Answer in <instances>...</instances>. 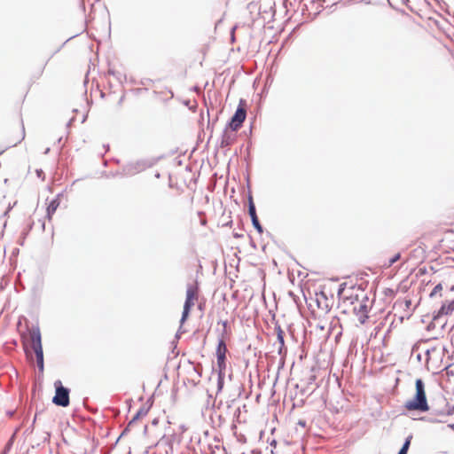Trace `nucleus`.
I'll return each mask as SVG.
<instances>
[{
	"mask_svg": "<svg viewBox=\"0 0 454 454\" xmlns=\"http://www.w3.org/2000/svg\"><path fill=\"white\" fill-rule=\"evenodd\" d=\"M41 173H42V170L37 171V175H38V176H40Z\"/></svg>",
	"mask_w": 454,
	"mask_h": 454,
	"instance_id": "obj_23",
	"label": "nucleus"
},
{
	"mask_svg": "<svg viewBox=\"0 0 454 454\" xmlns=\"http://www.w3.org/2000/svg\"><path fill=\"white\" fill-rule=\"evenodd\" d=\"M251 221H252L253 226L256 229V231L259 233H262L263 232V229H262V226L261 225L260 222H259V219H258L257 215H254L253 217H251Z\"/></svg>",
	"mask_w": 454,
	"mask_h": 454,
	"instance_id": "obj_16",
	"label": "nucleus"
},
{
	"mask_svg": "<svg viewBox=\"0 0 454 454\" xmlns=\"http://www.w3.org/2000/svg\"><path fill=\"white\" fill-rule=\"evenodd\" d=\"M153 165V161L149 160H137L136 161L127 163L123 167L122 172L125 176H134L147 169L148 168H151Z\"/></svg>",
	"mask_w": 454,
	"mask_h": 454,
	"instance_id": "obj_5",
	"label": "nucleus"
},
{
	"mask_svg": "<svg viewBox=\"0 0 454 454\" xmlns=\"http://www.w3.org/2000/svg\"><path fill=\"white\" fill-rule=\"evenodd\" d=\"M416 393L411 400L405 403L404 407L408 411H427V404L425 384L421 379H417L415 382Z\"/></svg>",
	"mask_w": 454,
	"mask_h": 454,
	"instance_id": "obj_1",
	"label": "nucleus"
},
{
	"mask_svg": "<svg viewBox=\"0 0 454 454\" xmlns=\"http://www.w3.org/2000/svg\"><path fill=\"white\" fill-rule=\"evenodd\" d=\"M55 395L52 398V403L58 406L67 407L69 405V389L63 387L59 380L54 382Z\"/></svg>",
	"mask_w": 454,
	"mask_h": 454,
	"instance_id": "obj_3",
	"label": "nucleus"
},
{
	"mask_svg": "<svg viewBox=\"0 0 454 454\" xmlns=\"http://www.w3.org/2000/svg\"><path fill=\"white\" fill-rule=\"evenodd\" d=\"M412 436H408L397 454H407Z\"/></svg>",
	"mask_w": 454,
	"mask_h": 454,
	"instance_id": "obj_15",
	"label": "nucleus"
},
{
	"mask_svg": "<svg viewBox=\"0 0 454 454\" xmlns=\"http://www.w3.org/2000/svg\"><path fill=\"white\" fill-rule=\"evenodd\" d=\"M454 429V424L450 426Z\"/></svg>",
	"mask_w": 454,
	"mask_h": 454,
	"instance_id": "obj_24",
	"label": "nucleus"
},
{
	"mask_svg": "<svg viewBox=\"0 0 454 454\" xmlns=\"http://www.w3.org/2000/svg\"><path fill=\"white\" fill-rule=\"evenodd\" d=\"M442 284H438V285H436V286L434 287L433 291L431 292V294H430V297L434 296L437 293H439V292H440V291H442Z\"/></svg>",
	"mask_w": 454,
	"mask_h": 454,
	"instance_id": "obj_18",
	"label": "nucleus"
},
{
	"mask_svg": "<svg viewBox=\"0 0 454 454\" xmlns=\"http://www.w3.org/2000/svg\"><path fill=\"white\" fill-rule=\"evenodd\" d=\"M454 311V299L448 304H442L436 316L434 317V320H436L442 315H449Z\"/></svg>",
	"mask_w": 454,
	"mask_h": 454,
	"instance_id": "obj_10",
	"label": "nucleus"
},
{
	"mask_svg": "<svg viewBox=\"0 0 454 454\" xmlns=\"http://www.w3.org/2000/svg\"><path fill=\"white\" fill-rule=\"evenodd\" d=\"M435 350H436V348H431V349H427V356H428L430 355V353H431V352H434Z\"/></svg>",
	"mask_w": 454,
	"mask_h": 454,
	"instance_id": "obj_20",
	"label": "nucleus"
},
{
	"mask_svg": "<svg viewBox=\"0 0 454 454\" xmlns=\"http://www.w3.org/2000/svg\"><path fill=\"white\" fill-rule=\"evenodd\" d=\"M240 103H242V101ZM246 116L247 111L241 104H239L234 115L228 122L227 127H229L231 131H237L242 126V123L246 120Z\"/></svg>",
	"mask_w": 454,
	"mask_h": 454,
	"instance_id": "obj_6",
	"label": "nucleus"
},
{
	"mask_svg": "<svg viewBox=\"0 0 454 454\" xmlns=\"http://www.w3.org/2000/svg\"><path fill=\"white\" fill-rule=\"evenodd\" d=\"M248 214H249L250 217H253L254 215H257L255 205L254 203L252 195L248 196Z\"/></svg>",
	"mask_w": 454,
	"mask_h": 454,
	"instance_id": "obj_14",
	"label": "nucleus"
},
{
	"mask_svg": "<svg viewBox=\"0 0 454 454\" xmlns=\"http://www.w3.org/2000/svg\"><path fill=\"white\" fill-rule=\"evenodd\" d=\"M299 425L305 427V421H299Z\"/></svg>",
	"mask_w": 454,
	"mask_h": 454,
	"instance_id": "obj_21",
	"label": "nucleus"
},
{
	"mask_svg": "<svg viewBox=\"0 0 454 454\" xmlns=\"http://www.w3.org/2000/svg\"><path fill=\"white\" fill-rule=\"evenodd\" d=\"M30 343L26 345L25 351L27 356L31 355V350L35 352L37 366L40 372L43 371V352L42 347L41 333L38 327L32 328L29 332Z\"/></svg>",
	"mask_w": 454,
	"mask_h": 454,
	"instance_id": "obj_2",
	"label": "nucleus"
},
{
	"mask_svg": "<svg viewBox=\"0 0 454 454\" xmlns=\"http://www.w3.org/2000/svg\"><path fill=\"white\" fill-rule=\"evenodd\" d=\"M148 412V410L145 409V408H140L137 412L136 413V415L134 416V418L132 419V420L130 421V423L134 422L135 420L138 419L139 418L143 417V416H145Z\"/></svg>",
	"mask_w": 454,
	"mask_h": 454,
	"instance_id": "obj_17",
	"label": "nucleus"
},
{
	"mask_svg": "<svg viewBox=\"0 0 454 454\" xmlns=\"http://www.w3.org/2000/svg\"><path fill=\"white\" fill-rule=\"evenodd\" d=\"M227 347L223 340H220L216 348L217 364L220 370L225 368Z\"/></svg>",
	"mask_w": 454,
	"mask_h": 454,
	"instance_id": "obj_7",
	"label": "nucleus"
},
{
	"mask_svg": "<svg viewBox=\"0 0 454 454\" xmlns=\"http://www.w3.org/2000/svg\"><path fill=\"white\" fill-rule=\"evenodd\" d=\"M198 295V286L193 285H188L187 290H186V299L184 304V310L182 313L181 317V324L184 323V321L187 319L191 309L194 305V300L197 299Z\"/></svg>",
	"mask_w": 454,
	"mask_h": 454,
	"instance_id": "obj_4",
	"label": "nucleus"
},
{
	"mask_svg": "<svg viewBox=\"0 0 454 454\" xmlns=\"http://www.w3.org/2000/svg\"><path fill=\"white\" fill-rule=\"evenodd\" d=\"M50 152V148H46L44 153L47 154Z\"/></svg>",
	"mask_w": 454,
	"mask_h": 454,
	"instance_id": "obj_22",
	"label": "nucleus"
},
{
	"mask_svg": "<svg viewBox=\"0 0 454 454\" xmlns=\"http://www.w3.org/2000/svg\"><path fill=\"white\" fill-rule=\"evenodd\" d=\"M434 414V412H432L430 414V416H428L426 420L428 421V422H431V423H442L444 422V420L442 419H435L434 418L432 415ZM435 414H437L438 416H440L441 418H446L447 416L450 415V412H445V411H438L436 412Z\"/></svg>",
	"mask_w": 454,
	"mask_h": 454,
	"instance_id": "obj_11",
	"label": "nucleus"
},
{
	"mask_svg": "<svg viewBox=\"0 0 454 454\" xmlns=\"http://www.w3.org/2000/svg\"><path fill=\"white\" fill-rule=\"evenodd\" d=\"M400 259V254H396L389 260V266L393 265Z\"/></svg>",
	"mask_w": 454,
	"mask_h": 454,
	"instance_id": "obj_19",
	"label": "nucleus"
},
{
	"mask_svg": "<svg viewBox=\"0 0 454 454\" xmlns=\"http://www.w3.org/2000/svg\"><path fill=\"white\" fill-rule=\"evenodd\" d=\"M230 128L226 126V128L224 129L223 132V135H222V139H221V146L222 147H227L229 145H231L233 141L235 140V134L233 133L234 131H231V130H229Z\"/></svg>",
	"mask_w": 454,
	"mask_h": 454,
	"instance_id": "obj_9",
	"label": "nucleus"
},
{
	"mask_svg": "<svg viewBox=\"0 0 454 454\" xmlns=\"http://www.w3.org/2000/svg\"><path fill=\"white\" fill-rule=\"evenodd\" d=\"M275 330L277 332V340L279 343V348H278V353L280 354L281 353V350H282V348L284 347L285 345V340H284V331L282 330V328L280 327V325H276L275 327Z\"/></svg>",
	"mask_w": 454,
	"mask_h": 454,
	"instance_id": "obj_13",
	"label": "nucleus"
},
{
	"mask_svg": "<svg viewBox=\"0 0 454 454\" xmlns=\"http://www.w3.org/2000/svg\"><path fill=\"white\" fill-rule=\"evenodd\" d=\"M59 206V201L58 199L52 200L49 206L47 207V217L51 219L52 215L56 212L57 208Z\"/></svg>",
	"mask_w": 454,
	"mask_h": 454,
	"instance_id": "obj_12",
	"label": "nucleus"
},
{
	"mask_svg": "<svg viewBox=\"0 0 454 454\" xmlns=\"http://www.w3.org/2000/svg\"><path fill=\"white\" fill-rule=\"evenodd\" d=\"M367 299L359 303L358 307L354 308V311L358 316V320L361 324H364L368 318V306L366 304Z\"/></svg>",
	"mask_w": 454,
	"mask_h": 454,
	"instance_id": "obj_8",
	"label": "nucleus"
}]
</instances>
